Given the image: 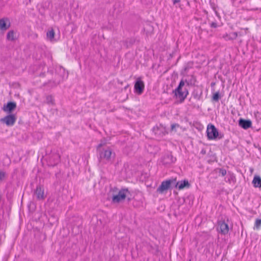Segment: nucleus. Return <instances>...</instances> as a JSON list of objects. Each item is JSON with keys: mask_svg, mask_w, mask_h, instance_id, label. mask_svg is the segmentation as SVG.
I'll use <instances>...</instances> for the list:
<instances>
[{"mask_svg": "<svg viewBox=\"0 0 261 261\" xmlns=\"http://www.w3.org/2000/svg\"><path fill=\"white\" fill-rule=\"evenodd\" d=\"M188 67H185V68H184V70L185 71H186L188 70Z\"/></svg>", "mask_w": 261, "mask_h": 261, "instance_id": "33", "label": "nucleus"}, {"mask_svg": "<svg viewBox=\"0 0 261 261\" xmlns=\"http://www.w3.org/2000/svg\"><path fill=\"white\" fill-rule=\"evenodd\" d=\"M252 184L255 188H261V178L259 176H255L252 180Z\"/></svg>", "mask_w": 261, "mask_h": 261, "instance_id": "17", "label": "nucleus"}, {"mask_svg": "<svg viewBox=\"0 0 261 261\" xmlns=\"http://www.w3.org/2000/svg\"><path fill=\"white\" fill-rule=\"evenodd\" d=\"M99 160L100 163L102 164L112 163L115 157V152L112 151L109 147H101V145L98 146Z\"/></svg>", "mask_w": 261, "mask_h": 261, "instance_id": "2", "label": "nucleus"}, {"mask_svg": "<svg viewBox=\"0 0 261 261\" xmlns=\"http://www.w3.org/2000/svg\"><path fill=\"white\" fill-rule=\"evenodd\" d=\"M5 177V173L3 171H0V181H2Z\"/></svg>", "mask_w": 261, "mask_h": 261, "instance_id": "27", "label": "nucleus"}, {"mask_svg": "<svg viewBox=\"0 0 261 261\" xmlns=\"http://www.w3.org/2000/svg\"><path fill=\"white\" fill-rule=\"evenodd\" d=\"M261 227V219H256L255 222L254 229L258 230Z\"/></svg>", "mask_w": 261, "mask_h": 261, "instance_id": "23", "label": "nucleus"}, {"mask_svg": "<svg viewBox=\"0 0 261 261\" xmlns=\"http://www.w3.org/2000/svg\"><path fill=\"white\" fill-rule=\"evenodd\" d=\"M16 119L15 115H7L4 118L1 119V121L10 126L14 124Z\"/></svg>", "mask_w": 261, "mask_h": 261, "instance_id": "10", "label": "nucleus"}, {"mask_svg": "<svg viewBox=\"0 0 261 261\" xmlns=\"http://www.w3.org/2000/svg\"><path fill=\"white\" fill-rule=\"evenodd\" d=\"M10 27V23L7 18H3L0 19V30L5 31Z\"/></svg>", "mask_w": 261, "mask_h": 261, "instance_id": "11", "label": "nucleus"}, {"mask_svg": "<svg viewBox=\"0 0 261 261\" xmlns=\"http://www.w3.org/2000/svg\"><path fill=\"white\" fill-rule=\"evenodd\" d=\"M215 83H212L211 85H214Z\"/></svg>", "mask_w": 261, "mask_h": 261, "instance_id": "35", "label": "nucleus"}, {"mask_svg": "<svg viewBox=\"0 0 261 261\" xmlns=\"http://www.w3.org/2000/svg\"><path fill=\"white\" fill-rule=\"evenodd\" d=\"M239 124L243 128L247 129L251 127L252 125V122L249 120L240 119L239 121Z\"/></svg>", "mask_w": 261, "mask_h": 261, "instance_id": "14", "label": "nucleus"}, {"mask_svg": "<svg viewBox=\"0 0 261 261\" xmlns=\"http://www.w3.org/2000/svg\"><path fill=\"white\" fill-rule=\"evenodd\" d=\"M189 184L188 180H184L181 181L180 182H178L176 184V187H177L179 190H181L184 189L186 187H189Z\"/></svg>", "mask_w": 261, "mask_h": 261, "instance_id": "18", "label": "nucleus"}, {"mask_svg": "<svg viewBox=\"0 0 261 261\" xmlns=\"http://www.w3.org/2000/svg\"><path fill=\"white\" fill-rule=\"evenodd\" d=\"M211 27L215 28L217 27V24L216 22H213L211 24Z\"/></svg>", "mask_w": 261, "mask_h": 261, "instance_id": "29", "label": "nucleus"}, {"mask_svg": "<svg viewBox=\"0 0 261 261\" xmlns=\"http://www.w3.org/2000/svg\"><path fill=\"white\" fill-rule=\"evenodd\" d=\"M135 90L138 94H141L144 89V82L141 80V77H138L134 85Z\"/></svg>", "mask_w": 261, "mask_h": 261, "instance_id": "7", "label": "nucleus"}, {"mask_svg": "<svg viewBox=\"0 0 261 261\" xmlns=\"http://www.w3.org/2000/svg\"><path fill=\"white\" fill-rule=\"evenodd\" d=\"M167 157H168V158H170V160H171L170 162H174V159L173 158V157L171 155H168Z\"/></svg>", "mask_w": 261, "mask_h": 261, "instance_id": "30", "label": "nucleus"}, {"mask_svg": "<svg viewBox=\"0 0 261 261\" xmlns=\"http://www.w3.org/2000/svg\"><path fill=\"white\" fill-rule=\"evenodd\" d=\"M222 96L223 95H221L219 91L214 92L212 97V100L213 101L218 102Z\"/></svg>", "mask_w": 261, "mask_h": 261, "instance_id": "19", "label": "nucleus"}, {"mask_svg": "<svg viewBox=\"0 0 261 261\" xmlns=\"http://www.w3.org/2000/svg\"><path fill=\"white\" fill-rule=\"evenodd\" d=\"M35 194L38 199H43L44 198V189L41 186L37 187Z\"/></svg>", "mask_w": 261, "mask_h": 261, "instance_id": "15", "label": "nucleus"}, {"mask_svg": "<svg viewBox=\"0 0 261 261\" xmlns=\"http://www.w3.org/2000/svg\"><path fill=\"white\" fill-rule=\"evenodd\" d=\"M189 86L190 83L188 81L181 80L177 87L173 91L174 96L179 102H182L187 97L189 94Z\"/></svg>", "mask_w": 261, "mask_h": 261, "instance_id": "1", "label": "nucleus"}, {"mask_svg": "<svg viewBox=\"0 0 261 261\" xmlns=\"http://www.w3.org/2000/svg\"><path fill=\"white\" fill-rule=\"evenodd\" d=\"M46 100L47 101V103H53V99L51 96H48L46 97Z\"/></svg>", "mask_w": 261, "mask_h": 261, "instance_id": "25", "label": "nucleus"}, {"mask_svg": "<svg viewBox=\"0 0 261 261\" xmlns=\"http://www.w3.org/2000/svg\"><path fill=\"white\" fill-rule=\"evenodd\" d=\"M180 2V0H173V3L174 5L179 4Z\"/></svg>", "mask_w": 261, "mask_h": 261, "instance_id": "31", "label": "nucleus"}, {"mask_svg": "<svg viewBox=\"0 0 261 261\" xmlns=\"http://www.w3.org/2000/svg\"><path fill=\"white\" fill-rule=\"evenodd\" d=\"M14 31H10L7 35V39L9 40H13L14 38Z\"/></svg>", "mask_w": 261, "mask_h": 261, "instance_id": "24", "label": "nucleus"}, {"mask_svg": "<svg viewBox=\"0 0 261 261\" xmlns=\"http://www.w3.org/2000/svg\"><path fill=\"white\" fill-rule=\"evenodd\" d=\"M219 231L223 234H227L229 231V227L228 224L224 221H220L219 222Z\"/></svg>", "mask_w": 261, "mask_h": 261, "instance_id": "13", "label": "nucleus"}, {"mask_svg": "<svg viewBox=\"0 0 261 261\" xmlns=\"http://www.w3.org/2000/svg\"><path fill=\"white\" fill-rule=\"evenodd\" d=\"M129 192L127 189H121L118 192L117 195H114L112 197V202L113 203H119L125 199L128 196Z\"/></svg>", "mask_w": 261, "mask_h": 261, "instance_id": "4", "label": "nucleus"}, {"mask_svg": "<svg viewBox=\"0 0 261 261\" xmlns=\"http://www.w3.org/2000/svg\"><path fill=\"white\" fill-rule=\"evenodd\" d=\"M231 35V36L230 38H229V39H236L238 36L237 33L236 32L232 33Z\"/></svg>", "mask_w": 261, "mask_h": 261, "instance_id": "26", "label": "nucleus"}, {"mask_svg": "<svg viewBox=\"0 0 261 261\" xmlns=\"http://www.w3.org/2000/svg\"><path fill=\"white\" fill-rule=\"evenodd\" d=\"M60 160V156L59 153H53L49 156L48 159V163L50 166H55L57 165Z\"/></svg>", "mask_w": 261, "mask_h": 261, "instance_id": "8", "label": "nucleus"}, {"mask_svg": "<svg viewBox=\"0 0 261 261\" xmlns=\"http://www.w3.org/2000/svg\"><path fill=\"white\" fill-rule=\"evenodd\" d=\"M153 130L155 135L160 138L163 137L168 133L166 127L161 124L154 127Z\"/></svg>", "mask_w": 261, "mask_h": 261, "instance_id": "5", "label": "nucleus"}, {"mask_svg": "<svg viewBox=\"0 0 261 261\" xmlns=\"http://www.w3.org/2000/svg\"><path fill=\"white\" fill-rule=\"evenodd\" d=\"M46 35L48 39H49L50 41H53L55 36V32L54 30L51 29V30L47 32Z\"/></svg>", "mask_w": 261, "mask_h": 261, "instance_id": "20", "label": "nucleus"}, {"mask_svg": "<svg viewBox=\"0 0 261 261\" xmlns=\"http://www.w3.org/2000/svg\"><path fill=\"white\" fill-rule=\"evenodd\" d=\"M170 162H165V164H168V163H169Z\"/></svg>", "mask_w": 261, "mask_h": 261, "instance_id": "34", "label": "nucleus"}, {"mask_svg": "<svg viewBox=\"0 0 261 261\" xmlns=\"http://www.w3.org/2000/svg\"><path fill=\"white\" fill-rule=\"evenodd\" d=\"M135 42V40L133 39H130L129 40V44H133Z\"/></svg>", "mask_w": 261, "mask_h": 261, "instance_id": "32", "label": "nucleus"}, {"mask_svg": "<svg viewBox=\"0 0 261 261\" xmlns=\"http://www.w3.org/2000/svg\"><path fill=\"white\" fill-rule=\"evenodd\" d=\"M207 137L208 140H216L221 139L223 135L219 134L217 129L212 124H209L206 128Z\"/></svg>", "mask_w": 261, "mask_h": 261, "instance_id": "3", "label": "nucleus"}, {"mask_svg": "<svg viewBox=\"0 0 261 261\" xmlns=\"http://www.w3.org/2000/svg\"><path fill=\"white\" fill-rule=\"evenodd\" d=\"M202 95V90L198 89V88H196L193 90V91L192 93V98H193L194 99H195L197 100H200V99L201 98Z\"/></svg>", "mask_w": 261, "mask_h": 261, "instance_id": "16", "label": "nucleus"}, {"mask_svg": "<svg viewBox=\"0 0 261 261\" xmlns=\"http://www.w3.org/2000/svg\"><path fill=\"white\" fill-rule=\"evenodd\" d=\"M227 178V180L226 181L229 182L230 184H234L236 182V177L233 174H229L226 178Z\"/></svg>", "mask_w": 261, "mask_h": 261, "instance_id": "21", "label": "nucleus"}, {"mask_svg": "<svg viewBox=\"0 0 261 261\" xmlns=\"http://www.w3.org/2000/svg\"><path fill=\"white\" fill-rule=\"evenodd\" d=\"M56 71L57 72V77L55 78V83L56 85H58L63 80L64 77L66 75H67V73L66 72L65 69L62 67H59L56 70Z\"/></svg>", "mask_w": 261, "mask_h": 261, "instance_id": "6", "label": "nucleus"}, {"mask_svg": "<svg viewBox=\"0 0 261 261\" xmlns=\"http://www.w3.org/2000/svg\"><path fill=\"white\" fill-rule=\"evenodd\" d=\"M220 173L221 174L222 176H224L226 174V171L225 169H221L220 170Z\"/></svg>", "mask_w": 261, "mask_h": 261, "instance_id": "28", "label": "nucleus"}, {"mask_svg": "<svg viewBox=\"0 0 261 261\" xmlns=\"http://www.w3.org/2000/svg\"><path fill=\"white\" fill-rule=\"evenodd\" d=\"M178 129H181L180 126L177 124H173L171 126L170 131L171 132H177Z\"/></svg>", "mask_w": 261, "mask_h": 261, "instance_id": "22", "label": "nucleus"}, {"mask_svg": "<svg viewBox=\"0 0 261 261\" xmlns=\"http://www.w3.org/2000/svg\"><path fill=\"white\" fill-rule=\"evenodd\" d=\"M16 108V103L14 101H9L6 105H4L3 108L4 112L11 113Z\"/></svg>", "mask_w": 261, "mask_h": 261, "instance_id": "9", "label": "nucleus"}, {"mask_svg": "<svg viewBox=\"0 0 261 261\" xmlns=\"http://www.w3.org/2000/svg\"><path fill=\"white\" fill-rule=\"evenodd\" d=\"M171 183V180H167L165 181H163L161 185L159 186V187L157 189V191L160 193H162L164 191H166L169 189Z\"/></svg>", "mask_w": 261, "mask_h": 261, "instance_id": "12", "label": "nucleus"}]
</instances>
